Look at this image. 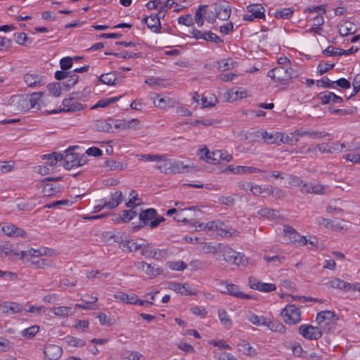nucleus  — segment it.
Returning a JSON list of instances; mask_svg holds the SVG:
<instances>
[{"label":"nucleus","instance_id":"f257e3e1","mask_svg":"<svg viewBox=\"0 0 360 360\" xmlns=\"http://www.w3.org/2000/svg\"><path fill=\"white\" fill-rule=\"evenodd\" d=\"M80 98V96L77 93H72L70 96L63 101V108L58 110H51L48 114L58 113L61 112H77L84 108L86 105H83L77 101Z\"/></svg>","mask_w":360,"mask_h":360},{"label":"nucleus","instance_id":"f03ea898","mask_svg":"<svg viewBox=\"0 0 360 360\" xmlns=\"http://www.w3.org/2000/svg\"><path fill=\"white\" fill-rule=\"evenodd\" d=\"M141 221L138 227H143L149 224L151 229L157 227L160 223L165 221V219L162 216H157V212L155 209L149 208L139 214Z\"/></svg>","mask_w":360,"mask_h":360},{"label":"nucleus","instance_id":"7ed1b4c3","mask_svg":"<svg viewBox=\"0 0 360 360\" xmlns=\"http://www.w3.org/2000/svg\"><path fill=\"white\" fill-rule=\"evenodd\" d=\"M219 252L222 255L224 259L227 262H231L237 266H245L248 263L247 258L244 255L233 250L229 245L221 244Z\"/></svg>","mask_w":360,"mask_h":360},{"label":"nucleus","instance_id":"20e7f679","mask_svg":"<svg viewBox=\"0 0 360 360\" xmlns=\"http://www.w3.org/2000/svg\"><path fill=\"white\" fill-rule=\"evenodd\" d=\"M72 150L71 148L65 151V154L63 155L62 160L63 166L66 169H71L75 167H79L84 165L86 163V157L83 155L80 157L79 154L70 152Z\"/></svg>","mask_w":360,"mask_h":360},{"label":"nucleus","instance_id":"39448f33","mask_svg":"<svg viewBox=\"0 0 360 360\" xmlns=\"http://www.w3.org/2000/svg\"><path fill=\"white\" fill-rule=\"evenodd\" d=\"M293 75V70L290 68L278 66L268 72V76L275 82H285L290 80Z\"/></svg>","mask_w":360,"mask_h":360},{"label":"nucleus","instance_id":"423d86ee","mask_svg":"<svg viewBox=\"0 0 360 360\" xmlns=\"http://www.w3.org/2000/svg\"><path fill=\"white\" fill-rule=\"evenodd\" d=\"M281 315L286 323L292 325L301 321V312L294 304L287 305L281 311Z\"/></svg>","mask_w":360,"mask_h":360},{"label":"nucleus","instance_id":"0eeeda50","mask_svg":"<svg viewBox=\"0 0 360 360\" xmlns=\"http://www.w3.org/2000/svg\"><path fill=\"white\" fill-rule=\"evenodd\" d=\"M284 240L286 243H297L299 245H307V238L300 233L292 226H284Z\"/></svg>","mask_w":360,"mask_h":360},{"label":"nucleus","instance_id":"6e6552de","mask_svg":"<svg viewBox=\"0 0 360 360\" xmlns=\"http://www.w3.org/2000/svg\"><path fill=\"white\" fill-rule=\"evenodd\" d=\"M337 319L335 314L331 311H321L316 316V322L322 330H325L326 326H334Z\"/></svg>","mask_w":360,"mask_h":360},{"label":"nucleus","instance_id":"1a4fd4ad","mask_svg":"<svg viewBox=\"0 0 360 360\" xmlns=\"http://www.w3.org/2000/svg\"><path fill=\"white\" fill-rule=\"evenodd\" d=\"M300 334L307 340H318L322 336V329L319 326L301 325L299 327Z\"/></svg>","mask_w":360,"mask_h":360},{"label":"nucleus","instance_id":"9d476101","mask_svg":"<svg viewBox=\"0 0 360 360\" xmlns=\"http://www.w3.org/2000/svg\"><path fill=\"white\" fill-rule=\"evenodd\" d=\"M27 95H16L11 98L10 105L13 111L17 112H26L30 109Z\"/></svg>","mask_w":360,"mask_h":360},{"label":"nucleus","instance_id":"9b49d317","mask_svg":"<svg viewBox=\"0 0 360 360\" xmlns=\"http://www.w3.org/2000/svg\"><path fill=\"white\" fill-rule=\"evenodd\" d=\"M170 168V174H183L191 172L194 169V166L189 161L172 160Z\"/></svg>","mask_w":360,"mask_h":360},{"label":"nucleus","instance_id":"f8f14e48","mask_svg":"<svg viewBox=\"0 0 360 360\" xmlns=\"http://www.w3.org/2000/svg\"><path fill=\"white\" fill-rule=\"evenodd\" d=\"M328 188L320 184H303L301 192L304 194L313 193L316 195H324L328 193Z\"/></svg>","mask_w":360,"mask_h":360},{"label":"nucleus","instance_id":"ddd939ff","mask_svg":"<svg viewBox=\"0 0 360 360\" xmlns=\"http://www.w3.org/2000/svg\"><path fill=\"white\" fill-rule=\"evenodd\" d=\"M224 226V222L221 221H212L205 224L206 230L217 231L218 234L223 237L232 236L233 234L238 233L236 230H233V233L226 230L223 228Z\"/></svg>","mask_w":360,"mask_h":360},{"label":"nucleus","instance_id":"4468645a","mask_svg":"<svg viewBox=\"0 0 360 360\" xmlns=\"http://www.w3.org/2000/svg\"><path fill=\"white\" fill-rule=\"evenodd\" d=\"M248 283L251 288L258 290L262 292H269L274 291L276 289V285L274 284L262 283L254 277H250Z\"/></svg>","mask_w":360,"mask_h":360},{"label":"nucleus","instance_id":"2eb2a0df","mask_svg":"<svg viewBox=\"0 0 360 360\" xmlns=\"http://www.w3.org/2000/svg\"><path fill=\"white\" fill-rule=\"evenodd\" d=\"M216 17L220 20H227L231 15V6L226 1H219L215 4Z\"/></svg>","mask_w":360,"mask_h":360},{"label":"nucleus","instance_id":"dca6fc26","mask_svg":"<svg viewBox=\"0 0 360 360\" xmlns=\"http://www.w3.org/2000/svg\"><path fill=\"white\" fill-rule=\"evenodd\" d=\"M326 285L330 288H338L344 291H355V290L357 288L356 285H352V283H347L345 281L338 278H333L331 281L328 282Z\"/></svg>","mask_w":360,"mask_h":360},{"label":"nucleus","instance_id":"f3484780","mask_svg":"<svg viewBox=\"0 0 360 360\" xmlns=\"http://www.w3.org/2000/svg\"><path fill=\"white\" fill-rule=\"evenodd\" d=\"M2 232L10 237H22L24 238L26 236V232L17 227L13 224H6L1 227Z\"/></svg>","mask_w":360,"mask_h":360},{"label":"nucleus","instance_id":"a211bd4d","mask_svg":"<svg viewBox=\"0 0 360 360\" xmlns=\"http://www.w3.org/2000/svg\"><path fill=\"white\" fill-rule=\"evenodd\" d=\"M44 354L47 360H58L63 354V349L58 345H48L44 349Z\"/></svg>","mask_w":360,"mask_h":360},{"label":"nucleus","instance_id":"6ab92c4d","mask_svg":"<svg viewBox=\"0 0 360 360\" xmlns=\"http://www.w3.org/2000/svg\"><path fill=\"white\" fill-rule=\"evenodd\" d=\"M195 215V207H191L179 210L177 214L174 216V219L177 221L185 222L191 220Z\"/></svg>","mask_w":360,"mask_h":360},{"label":"nucleus","instance_id":"aec40b11","mask_svg":"<svg viewBox=\"0 0 360 360\" xmlns=\"http://www.w3.org/2000/svg\"><path fill=\"white\" fill-rule=\"evenodd\" d=\"M358 49L352 46L348 50H344L341 49L335 48L329 46L323 51V53L328 56H340L342 55H349L356 52Z\"/></svg>","mask_w":360,"mask_h":360},{"label":"nucleus","instance_id":"412c9836","mask_svg":"<svg viewBox=\"0 0 360 360\" xmlns=\"http://www.w3.org/2000/svg\"><path fill=\"white\" fill-rule=\"evenodd\" d=\"M154 105L159 108H166L174 107L176 101L175 99L169 97L168 96L156 95L153 101Z\"/></svg>","mask_w":360,"mask_h":360},{"label":"nucleus","instance_id":"4be33fe9","mask_svg":"<svg viewBox=\"0 0 360 360\" xmlns=\"http://www.w3.org/2000/svg\"><path fill=\"white\" fill-rule=\"evenodd\" d=\"M123 200L122 193L120 191H115L112 193L109 200L101 199L99 202L104 201V206L109 210H112L117 207Z\"/></svg>","mask_w":360,"mask_h":360},{"label":"nucleus","instance_id":"5701e85b","mask_svg":"<svg viewBox=\"0 0 360 360\" xmlns=\"http://www.w3.org/2000/svg\"><path fill=\"white\" fill-rule=\"evenodd\" d=\"M0 310L4 314H17L22 310V307L14 302H4L0 304Z\"/></svg>","mask_w":360,"mask_h":360},{"label":"nucleus","instance_id":"b1692460","mask_svg":"<svg viewBox=\"0 0 360 360\" xmlns=\"http://www.w3.org/2000/svg\"><path fill=\"white\" fill-rule=\"evenodd\" d=\"M318 98L323 103H340L343 101L340 96L335 95L333 92L324 91L319 94Z\"/></svg>","mask_w":360,"mask_h":360},{"label":"nucleus","instance_id":"393cba45","mask_svg":"<svg viewBox=\"0 0 360 360\" xmlns=\"http://www.w3.org/2000/svg\"><path fill=\"white\" fill-rule=\"evenodd\" d=\"M199 155L200 159L210 163H217V156L221 155V150L210 152L207 148H202L199 150Z\"/></svg>","mask_w":360,"mask_h":360},{"label":"nucleus","instance_id":"a878e982","mask_svg":"<svg viewBox=\"0 0 360 360\" xmlns=\"http://www.w3.org/2000/svg\"><path fill=\"white\" fill-rule=\"evenodd\" d=\"M159 158L158 160H157L156 169L160 170L161 172L170 174L172 160L167 158L166 155H161Z\"/></svg>","mask_w":360,"mask_h":360},{"label":"nucleus","instance_id":"bb28decb","mask_svg":"<svg viewBox=\"0 0 360 360\" xmlns=\"http://www.w3.org/2000/svg\"><path fill=\"white\" fill-rule=\"evenodd\" d=\"M257 133L263 139L264 141L268 144H272L276 143L278 141H280L281 132L274 131L269 133L264 130L261 129L260 131H258Z\"/></svg>","mask_w":360,"mask_h":360},{"label":"nucleus","instance_id":"cd10ccee","mask_svg":"<svg viewBox=\"0 0 360 360\" xmlns=\"http://www.w3.org/2000/svg\"><path fill=\"white\" fill-rule=\"evenodd\" d=\"M169 288L182 295H193L191 287L187 283L172 282L169 284Z\"/></svg>","mask_w":360,"mask_h":360},{"label":"nucleus","instance_id":"c85d7f7f","mask_svg":"<svg viewBox=\"0 0 360 360\" xmlns=\"http://www.w3.org/2000/svg\"><path fill=\"white\" fill-rule=\"evenodd\" d=\"M127 167V163H123L122 162L116 161L112 159L106 160L103 165V167L108 171L122 170L126 169Z\"/></svg>","mask_w":360,"mask_h":360},{"label":"nucleus","instance_id":"c756f323","mask_svg":"<svg viewBox=\"0 0 360 360\" xmlns=\"http://www.w3.org/2000/svg\"><path fill=\"white\" fill-rule=\"evenodd\" d=\"M113 126L114 122L112 120H98L94 124L97 131L108 133L113 132Z\"/></svg>","mask_w":360,"mask_h":360},{"label":"nucleus","instance_id":"7c9ffc66","mask_svg":"<svg viewBox=\"0 0 360 360\" xmlns=\"http://www.w3.org/2000/svg\"><path fill=\"white\" fill-rule=\"evenodd\" d=\"M140 123L138 119H131L129 120H117L114 122V127L117 129H128L137 126Z\"/></svg>","mask_w":360,"mask_h":360},{"label":"nucleus","instance_id":"2f4dec72","mask_svg":"<svg viewBox=\"0 0 360 360\" xmlns=\"http://www.w3.org/2000/svg\"><path fill=\"white\" fill-rule=\"evenodd\" d=\"M161 15H150L144 18L143 20L147 25L148 27L154 32H157L160 29V17Z\"/></svg>","mask_w":360,"mask_h":360},{"label":"nucleus","instance_id":"473e14b6","mask_svg":"<svg viewBox=\"0 0 360 360\" xmlns=\"http://www.w3.org/2000/svg\"><path fill=\"white\" fill-rule=\"evenodd\" d=\"M141 255L146 258L151 257L158 259V250L153 248L151 243H148L146 240H143V248Z\"/></svg>","mask_w":360,"mask_h":360},{"label":"nucleus","instance_id":"72a5a7b5","mask_svg":"<svg viewBox=\"0 0 360 360\" xmlns=\"http://www.w3.org/2000/svg\"><path fill=\"white\" fill-rule=\"evenodd\" d=\"M42 93H34L32 94L27 95V98H28V103L30 109L31 108H41V104L43 102L41 100Z\"/></svg>","mask_w":360,"mask_h":360},{"label":"nucleus","instance_id":"f704fd0d","mask_svg":"<svg viewBox=\"0 0 360 360\" xmlns=\"http://www.w3.org/2000/svg\"><path fill=\"white\" fill-rule=\"evenodd\" d=\"M24 81L30 87L43 84L42 77L36 74H26L24 77Z\"/></svg>","mask_w":360,"mask_h":360},{"label":"nucleus","instance_id":"c9c22d12","mask_svg":"<svg viewBox=\"0 0 360 360\" xmlns=\"http://www.w3.org/2000/svg\"><path fill=\"white\" fill-rule=\"evenodd\" d=\"M61 187L59 184L48 182L44 185L42 193L46 196H51L60 192Z\"/></svg>","mask_w":360,"mask_h":360},{"label":"nucleus","instance_id":"e433bc0d","mask_svg":"<svg viewBox=\"0 0 360 360\" xmlns=\"http://www.w3.org/2000/svg\"><path fill=\"white\" fill-rule=\"evenodd\" d=\"M247 10L257 18L263 19L265 17V10L260 4L250 5L247 7Z\"/></svg>","mask_w":360,"mask_h":360},{"label":"nucleus","instance_id":"4c0bfd02","mask_svg":"<svg viewBox=\"0 0 360 360\" xmlns=\"http://www.w3.org/2000/svg\"><path fill=\"white\" fill-rule=\"evenodd\" d=\"M238 349L243 352L245 355L254 356L257 354L256 350L252 348L246 340H241L240 342L238 344Z\"/></svg>","mask_w":360,"mask_h":360},{"label":"nucleus","instance_id":"58836bf2","mask_svg":"<svg viewBox=\"0 0 360 360\" xmlns=\"http://www.w3.org/2000/svg\"><path fill=\"white\" fill-rule=\"evenodd\" d=\"M224 293H229L233 296H236L239 298H248L249 296L240 292L238 290V287L234 284H226V290H223Z\"/></svg>","mask_w":360,"mask_h":360},{"label":"nucleus","instance_id":"ea45409f","mask_svg":"<svg viewBox=\"0 0 360 360\" xmlns=\"http://www.w3.org/2000/svg\"><path fill=\"white\" fill-rule=\"evenodd\" d=\"M115 297L120 301L124 302L127 304H136L137 302H139V298L137 295L133 294V295H128L126 293L120 292L117 295H115Z\"/></svg>","mask_w":360,"mask_h":360},{"label":"nucleus","instance_id":"a19ab883","mask_svg":"<svg viewBox=\"0 0 360 360\" xmlns=\"http://www.w3.org/2000/svg\"><path fill=\"white\" fill-rule=\"evenodd\" d=\"M138 214L137 212L134 209H130L129 210L122 211V215L116 219L117 223L120 222H128L131 221L134 217H135Z\"/></svg>","mask_w":360,"mask_h":360},{"label":"nucleus","instance_id":"79ce46f5","mask_svg":"<svg viewBox=\"0 0 360 360\" xmlns=\"http://www.w3.org/2000/svg\"><path fill=\"white\" fill-rule=\"evenodd\" d=\"M51 311L55 316L62 317L68 316L73 314V311L70 307L65 306L53 307L51 309Z\"/></svg>","mask_w":360,"mask_h":360},{"label":"nucleus","instance_id":"37998d69","mask_svg":"<svg viewBox=\"0 0 360 360\" xmlns=\"http://www.w3.org/2000/svg\"><path fill=\"white\" fill-rule=\"evenodd\" d=\"M248 320L251 322L252 324L256 326H266L268 319L264 316H259L257 315H255L254 314L250 313L247 316Z\"/></svg>","mask_w":360,"mask_h":360},{"label":"nucleus","instance_id":"c03bdc74","mask_svg":"<svg viewBox=\"0 0 360 360\" xmlns=\"http://www.w3.org/2000/svg\"><path fill=\"white\" fill-rule=\"evenodd\" d=\"M201 100L202 105L203 108L213 107L218 102V99L216 97V96L212 94L205 95L204 96H202Z\"/></svg>","mask_w":360,"mask_h":360},{"label":"nucleus","instance_id":"a18cd8bd","mask_svg":"<svg viewBox=\"0 0 360 360\" xmlns=\"http://www.w3.org/2000/svg\"><path fill=\"white\" fill-rule=\"evenodd\" d=\"M117 78L116 77L115 73L114 72H108L105 74H103L99 77V81L102 83L108 85H115L116 84V81Z\"/></svg>","mask_w":360,"mask_h":360},{"label":"nucleus","instance_id":"49530a36","mask_svg":"<svg viewBox=\"0 0 360 360\" xmlns=\"http://www.w3.org/2000/svg\"><path fill=\"white\" fill-rule=\"evenodd\" d=\"M304 134L313 139H325L326 136H330L328 133L325 131H315L312 129L304 130Z\"/></svg>","mask_w":360,"mask_h":360},{"label":"nucleus","instance_id":"de8ad7c7","mask_svg":"<svg viewBox=\"0 0 360 360\" xmlns=\"http://www.w3.org/2000/svg\"><path fill=\"white\" fill-rule=\"evenodd\" d=\"M143 273L150 277H156L162 273V270L160 268H155V264H150L146 262Z\"/></svg>","mask_w":360,"mask_h":360},{"label":"nucleus","instance_id":"09e8293b","mask_svg":"<svg viewBox=\"0 0 360 360\" xmlns=\"http://www.w3.org/2000/svg\"><path fill=\"white\" fill-rule=\"evenodd\" d=\"M294 13L292 8H283L277 9L275 12V17L276 18L288 19Z\"/></svg>","mask_w":360,"mask_h":360},{"label":"nucleus","instance_id":"8fccbe9b","mask_svg":"<svg viewBox=\"0 0 360 360\" xmlns=\"http://www.w3.org/2000/svg\"><path fill=\"white\" fill-rule=\"evenodd\" d=\"M63 158V155L57 153L44 155V159H47L49 160L47 164L51 167L55 166L58 161H62Z\"/></svg>","mask_w":360,"mask_h":360},{"label":"nucleus","instance_id":"3c124183","mask_svg":"<svg viewBox=\"0 0 360 360\" xmlns=\"http://www.w3.org/2000/svg\"><path fill=\"white\" fill-rule=\"evenodd\" d=\"M206 5H201L198 8V9L195 11V19L197 25L199 27H202L204 23L202 17L206 13Z\"/></svg>","mask_w":360,"mask_h":360},{"label":"nucleus","instance_id":"603ef678","mask_svg":"<svg viewBox=\"0 0 360 360\" xmlns=\"http://www.w3.org/2000/svg\"><path fill=\"white\" fill-rule=\"evenodd\" d=\"M232 169L233 173L234 174L255 173L262 172L256 167L248 166H237L235 168H232Z\"/></svg>","mask_w":360,"mask_h":360},{"label":"nucleus","instance_id":"864d4df0","mask_svg":"<svg viewBox=\"0 0 360 360\" xmlns=\"http://www.w3.org/2000/svg\"><path fill=\"white\" fill-rule=\"evenodd\" d=\"M354 26L349 22H346L343 25H341L339 28V33L342 36H347L354 33Z\"/></svg>","mask_w":360,"mask_h":360},{"label":"nucleus","instance_id":"5fc2aeb1","mask_svg":"<svg viewBox=\"0 0 360 360\" xmlns=\"http://www.w3.org/2000/svg\"><path fill=\"white\" fill-rule=\"evenodd\" d=\"M167 266L173 271H184L188 266L183 261H170L167 263Z\"/></svg>","mask_w":360,"mask_h":360},{"label":"nucleus","instance_id":"6e6d98bb","mask_svg":"<svg viewBox=\"0 0 360 360\" xmlns=\"http://www.w3.org/2000/svg\"><path fill=\"white\" fill-rule=\"evenodd\" d=\"M278 211L276 210L264 207L258 210L257 214L268 219H275L278 216Z\"/></svg>","mask_w":360,"mask_h":360},{"label":"nucleus","instance_id":"4d7b16f0","mask_svg":"<svg viewBox=\"0 0 360 360\" xmlns=\"http://www.w3.org/2000/svg\"><path fill=\"white\" fill-rule=\"evenodd\" d=\"M63 87V86L62 83H59V82L49 84L47 86V88H48V90L49 91V92L51 94H52L56 97L60 96Z\"/></svg>","mask_w":360,"mask_h":360},{"label":"nucleus","instance_id":"13d9d810","mask_svg":"<svg viewBox=\"0 0 360 360\" xmlns=\"http://www.w3.org/2000/svg\"><path fill=\"white\" fill-rule=\"evenodd\" d=\"M120 98V96L99 100L97 102V103L91 108V109H96L97 108H105V107L108 106L109 105L118 101Z\"/></svg>","mask_w":360,"mask_h":360},{"label":"nucleus","instance_id":"bf43d9fd","mask_svg":"<svg viewBox=\"0 0 360 360\" xmlns=\"http://www.w3.org/2000/svg\"><path fill=\"white\" fill-rule=\"evenodd\" d=\"M280 141L285 144L294 145L297 143V139L295 137L293 132L290 134L281 132Z\"/></svg>","mask_w":360,"mask_h":360},{"label":"nucleus","instance_id":"052dcab7","mask_svg":"<svg viewBox=\"0 0 360 360\" xmlns=\"http://www.w3.org/2000/svg\"><path fill=\"white\" fill-rule=\"evenodd\" d=\"M285 179L287 181V184L290 186H302V181L298 177L291 174H285Z\"/></svg>","mask_w":360,"mask_h":360},{"label":"nucleus","instance_id":"680f3d73","mask_svg":"<svg viewBox=\"0 0 360 360\" xmlns=\"http://www.w3.org/2000/svg\"><path fill=\"white\" fill-rule=\"evenodd\" d=\"M39 330V327L37 326H32L22 331V335L26 338H33Z\"/></svg>","mask_w":360,"mask_h":360},{"label":"nucleus","instance_id":"e2e57ef3","mask_svg":"<svg viewBox=\"0 0 360 360\" xmlns=\"http://www.w3.org/2000/svg\"><path fill=\"white\" fill-rule=\"evenodd\" d=\"M218 316L221 321V323L226 326H230L231 325V321L227 314V312L224 309H219L218 311Z\"/></svg>","mask_w":360,"mask_h":360},{"label":"nucleus","instance_id":"0e129e2a","mask_svg":"<svg viewBox=\"0 0 360 360\" xmlns=\"http://www.w3.org/2000/svg\"><path fill=\"white\" fill-rule=\"evenodd\" d=\"M266 326L271 330L283 333L285 332V327L281 323H274L270 320L268 321Z\"/></svg>","mask_w":360,"mask_h":360},{"label":"nucleus","instance_id":"69168bd1","mask_svg":"<svg viewBox=\"0 0 360 360\" xmlns=\"http://www.w3.org/2000/svg\"><path fill=\"white\" fill-rule=\"evenodd\" d=\"M221 244H219L218 245H213L211 243H205L202 247V250L206 254L212 253L215 254L219 252V249Z\"/></svg>","mask_w":360,"mask_h":360},{"label":"nucleus","instance_id":"338daca9","mask_svg":"<svg viewBox=\"0 0 360 360\" xmlns=\"http://www.w3.org/2000/svg\"><path fill=\"white\" fill-rule=\"evenodd\" d=\"M77 80L78 76L76 74L68 75V79L62 82V84L64 87H66V89H68L73 86L77 82Z\"/></svg>","mask_w":360,"mask_h":360},{"label":"nucleus","instance_id":"774afa93","mask_svg":"<svg viewBox=\"0 0 360 360\" xmlns=\"http://www.w3.org/2000/svg\"><path fill=\"white\" fill-rule=\"evenodd\" d=\"M15 163L13 161L0 162V172L7 173L14 169Z\"/></svg>","mask_w":360,"mask_h":360}]
</instances>
